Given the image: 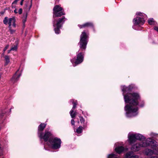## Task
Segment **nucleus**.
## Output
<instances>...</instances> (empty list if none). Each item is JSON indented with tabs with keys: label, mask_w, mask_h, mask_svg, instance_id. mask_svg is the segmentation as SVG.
<instances>
[{
	"label": "nucleus",
	"mask_w": 158,
	"mask_h": 158,
	"mask_svg": "<svg viewBox=\"0 0 158 158\" xmlns=\"http://www.w3.org/2000/svg\"><path fill=\"white\" fill-rule=\"evenodd\" d=\"M148 23L150 25L155 24V22L153 18H150L148 20Z\"/></svg>",
	"instance_id": "obj_23"
},
{
	"label": "nucleus",
	"mask_w": 158,
	"mask_h": 158,
	"mask_svg": "<svg viewBox=\"0 0 158 158\" xmlns=\"http://www.w3.org/2000/svg\"><path fill=\"white\" fill-rule=\"evenodd\" d=\"M70 114L72 118H74L77 115L76 112H74L73 110H71L70 112Z\"/></svg>",
	"instance_id": "obj_21"
},
{
	"label": "nucleus",
	"mask_w": 158,
	"mask_h": 158,
	"mask_svg": "<svg viewBox=\"0 0 158 158\" xmlns=\"http://www.w3.org/2000/svg\"><path fill=\"white\" fill-rule=\"evenodd\" d=\"M115 150L117 153L120 154L124 150V148L123 146H120L116 148Z\"/></svg>",
	"instance_id": "obj_19"
},
{
	"label": "nucleus",
	"mask_w": 158,
	"mask_h": 158,
	"mask_svg": "<svg viewBox=\"0 0 158 158\" xmlns=\"http://www.w3.org/2000/svg\"><path fill=\"white\" fill-rule=\"evenodd\" d=\"M46 124L44 123H41L38 127V135L42 133V131L46 127Z\"/></svg>",
	"instance_id": "obj_16"
},
{
	"label": "nucleus",
	"mask_w": 158,
	"mask_h": 158,
	"mask_svg": "<svg viewBox=\"0 0 158 158\" xmlns=\"http://www.w3.org/2000/svg\"><path fill=\"white\" fill-rule=\"evenodd\" d=\"M19 0H15V1L13 2L12 3V4H16L18 1Z\"/></svg>",
	"instance_id": "obj_35"
},
{
	"label": "nucleus",
	"mask_w": 158,
	"mask_h": 158,
	"mask_svg": "<svg viewBox=\"0 0 158 158\" xmlns=\"http://www.w3.org/2000/svg\"><path fill=\"white\" fill-rule=\"evenodd\" d=\"M49 143L51 145L53 149H56L60 147L61 141L59 138L53 137L49 140Z\"/></svg>",
	"instance_id": "obj_6"
},
{
	"label": "nucleus",
	"mask_w": 158,
	"mask_h": 158,
	"mask_svg": "<svg viewBox=\"0 0 158 158\" xmlns=\"http://www.w3.org/2000/svg\"><path fill=\"white\" fill-rule=\"evenodd\" d=\"M129 158H139V156L137 155H135L134 156H131Z\"/></svg>",
	"instance_id": "obj_32"
},
{
	"label": "nucleus",
	"mask_w": 158,
	"mask_h": 158,
	"mask_svg": "<svg viewBox=\"0 0 158 158\" xmlns=\"http://www.w3.org/2000/svg\"><path fill=\"white\" fill-rule=\"evenodd\" d=\"M88 41V35L85 31H83L80 35V39L78 44L82 51L85 50Z\"/></svg>",
	"instance_id": "obj_2"
},
{
	"label": "nucleus",
	"mask_w": 158,
	"mask_h": 158,
	"mask_svg": "<svg viewBox=\"0 0 158 158\" xmlns=\"http://www.w3.org/2000/svg\"><path fill=\"white\" fill-rule=\"evenodd\" d=\"M128 137L130 144L135 143L137 140H141L144 139L143 136L139 134H132L129 135Z\"/></svg>",
	"instance_id": "obj_7"
},
{
	"label": "nucleus",
	"mask_w": 158,
	"mask_h": 158,
	"mask_svg": "<svg viewBox=\"0 0 158 158\" xmlns=\"http://www.w3.org/2000/svg\"><path fill=\"white\" fill-rule=\"evenodd\" d=\"M83 126H79V127L76 129V131L78 134H80L82 133L83 129H84Z\"/></svg>",
	"instance_id": "obj_20"
},
{
	"label": "nucleus",
	"mask_w": 158,
	"mask_h": 158,
	"mask_svg": "<svg viewBox=\"0 0 158 158\" xmlns=\"http://www.w3.org/2000/svg\"><path fill=\"white\" fill-rule=\"evenodd\" d=\"M4 52H3L2 53V55H3V56H4Z\"/></svg>",
	"instance_id": "obj_44"
},
{
	"label": "nucleus",
	"mask_w": 158,
	"mask_h": 158,
	"mask_svg": "<svg viewBox=\"0 0 158 158\" xmlns=\"http://www.w3.org/2000/svg\"><path fill=\"white\" fill-rule=\"evenodd\" d=\"M136 15H139L143 17H144V16H146V15L145 14L141 12H137L136 13Z\"/></svg>",
	"instance_id": "obj_26"
},
{
	"label": "nucleus",
	"mask_w": 158,
	"mask_h": 158,
	"mask_svg": "<svg viewBox=\"0 0 158 158\" xmlns=\"http://www.w3.org/2000/svg\"><path fill=\"white\" fill-rule=\"evenodd\" d=\"M59 1V0H56V1H55L56 3H57Z\"/></svg>",
	"instance_id": "obj_43"
},
{
	"label": "nucleus",
	"mask_w": 158,
	"mask_h": 158,
	"mask_svg": "<svg viewBox=\"0 0 158 158\" xmlns=\"http://www.w3.org/2000/svg\"><path fill=\"white\" fill-rule=\"evenodd\" d=\"M32 0H27L24 7V9L26 12L29 11L32 6Z\"/></svg>",
	"instance_id": "obj_14"
},
{
	"label": "nucleus",
	"mask_w": 158,
	"mask_h": 158,
	"mask_svg": "<svg viewBox=\"0 0 158 158\" xmlns=\"http://www.w3.org/2000/svg\"><path fill=\"white\" fill-rule=\"evenodd\" d=\"M8 28L9 30L10 31L11 34H13L15 32V30L12 29L11 28V27H8Z\"/></svg>",
	"instance_id": "obj_27"
},
{
	"label": "nucleus",
	"mask_w": 158,
	"mask_h": 158,
	"mask_svg": "<svg viewBox=\"0 0 158 158\" xmlns=\"http://www.w3.org/2000/svg\"><path fill=\"white\" fill-rule=\"evenodd\" d=\"M71 123L72 125H75V121L73 119L71 120Z\"/></svg>",
	"instance_id": "obj_33"
},
{
	"label": "nucleus",
	"mask_w": 158,
	"mask_h": 158,
	"mask_svg": "<svg viewBox=\"0 0 158 158\" xmlns=\"http://www.w3.org/2000/svg\"><path fill=\"white\" fill-rule=\"evenodd\" d=\"M133 89V87L129 85L128 86H126L125 85L122 86V90L123 92V94H125V93H127L126 94H131L130 92Z\"/></svg>",
	"instance_id": "obj_13"
},
{
	"label": "nucleus",
	"mask_w": 158,
	"mask_h": 158,
	"mask_svg": "<svg viewBox=\"0 0 158 158\" xmlns=\"http://www.w3.org/2000/svg\"><path fill=\"white\" fill-rule=\"evenodd\" d=\"M16 20L14 17L12 18H8L7 17H6L3 20V23L5 25H9L8 27L12 26L15 28L16 27L15 23Z\"/></svg>",
	"instance_id": "obj_10"
},
{
	"label": "nucleus",
	"mask_w": 158,
	"mask_h": 158,
	"mask_svg": "<svg viewBox=\"0 0 158 158\" xmlns=\"http://www.w3.org/2000/svg\"><path fill=\"white\" fill-rule=\"evenodd\" d=\"M2 155V153H0V156Z\"/></svg>",
	"instance_id": "obj_45"
},
{
	"label": "nucleus",
	"mask_w": 158,
	"mask_h": 158,
	"mask_svg": "<svg viewBox=\"0 0 158 158\" xmlns=\"http://www.w3.org/2000/svg\"><path fill=\"white\" fill-rule=\"evenodd\" d=\"M144 106V103H143L142 104L140 105V106L141 107H143Z\"/></svg>",
	"instance_id": "obj_42"
},
{
	"label": "nucleus",
	"mask_w": 158,
	"mask_h": 158,
	"mask_svg": "<svg viewBox=\"0 0 158 158\" xmlns=\"http://www.w3.org/2000/svg\"><path fill=\"white\" fill-rule=\"evenodd\" d=\"M38 136L41 139H43L45 142L48 141L49 143V140L53 138V135L51 132L45 130L44 133L40 134Z\"/></svg>",
	"instance_id": "obj_8"
},
{
	"label": "nucleus",
	"mask_w": 158,
	"mask_h": 158,
	"mask_svg": "<svg viewBox=\"0 0 158 158\" xmlns=\"http://www.w3.org/2000/svg\"><path fill=\"white\" fill-rule=\"evenodd\" d=\"M16 73L14 75L11 79V81L14 83L18 80L19 78L21 75V74L17 75L16 74Z\"/></svg>",
	"instance_id": "obj_17"
},
{
	"label": "nucleus",
	"mask_w": 158,
	"mask_h": 158,
	"mask_svg": "<svg viewBox=\"0 0 158 158\" xmlns=\"http://www.w3.org/2000/svg\"><path fill=\"white\" fill-rule=\"evenodd\" d=\"M152 142L146 140L145 142H141L140 143H137L133 145L131 148V149L133 151H138L140 150L141 147H146L150 145L152 146L151 144Z\"/></svg>",
	"instance_id": "obj_4"
},
{
	"label": "nucleus",
	"mask_w": 158,
	"mask_h": 158,
	"mask_svg": "<svg viewBox=\"0 0 158 158\" xmlns=\"http://www.w3.org/2000/svg\"><path fill=\"white\" fill-rule=\"evenodd\" d=\"M11 51H12V50H11V48L10 49V50H8V53H9Z\"/></svg>",
	"instance_id": "obj_40"
},
{
	"label": "nucleus",
	"mask_w": 158,
	"mask_h": 158,
	"mask_svg": "<svg viewBox=\"0 0 158 158\" xmlns=\"http://www.w3.org/2000/svg\"><path fill=\"white\" fill-rule=\"evenodd\" d=\"M84 55V53L82 52H79L77 53L76 59H73L71 60V61L73 64L75 63L76 65L81 64L83 61Z\"/></svg>",
	"instance_id": "obj_9"
},
{
	"label": "nucleus",
	"mask_w": 158,
	"mask_h": 158,
	"mask_svg": "<svg viewBox=\"0 0 158 158\" xmlns=\"http://www.w3.org/2000/svg\"><path fill=\"white\" fill-rule=\"evenodd\" d=\"M27 12L25 15L24 16L23 18V26L24 27H25V23L26 22L27 20Z\"/></svg>",
	"instance_id": "obj_22"
},
{
	"label": "nucleus",
	"mask_w": 158,
	"mask_h": 158,
	"mask_svg": "<svg viewBox=\"0 0 158 158\" xmlns=\"http://www.w3.org/2000/svg\"><path fill=\"white\" fill-rule=\"evenodd\" d=\"M80 120L81 123V124H83V128H85L87 127V122H85V121L84 118H83V117L80 116Z\"/></svg>",
	"instance_id": "obj_18"
},
{
	"label": "nucleus",
	"mask_w": 158,
	"mask_h": 158,
	"mask_svg": "<svg viewBox=\"0 0 158 158\" xmlns=\"http://www.w3.org/2000/svg\"><path fill=\"white\" fill-rule=\"evenodd\" d=\"M14 12L15 13L17 14L18 13L17 11V9H15V10H14Z\"/></svg>",
	"instance_id": "obj_39"
},
{
	"label": "nucleus",
	"mask_w": 158,
	"mask_h": 158,
	"mask_svg": "<svg viewBox=\"0 0 158 158\" xmlns=\"http://www.w3.org/2000/svg\"><path fill=\"white\" fill-rule=\"evenodd\" d=\"M67 20V19L64 16L58 18L54 22V27H55L54 30L56 34H59L60 32V29L62 27V25L65 21Z\"/></svg>",
	"instance_id": "obj_3"
},
{
	"label": "nucleus",
	"mask_w": 158,
	"mask_h": 158,
	"mask_svg": "<svg viewBox=\"0 0 158 158\" xmlns=\"http://www.w3.org/2000/svg\"><path fill=\"white\" fill-rule=\"evenodd\" d=\"M154 29L158 32V27H155Z\"/></svg>",
	"instance_id": "obj_36"
},
{
	"label": "nucleus",
	"mask_w": 158,
	"mask_h": 158,
	"mask_svg": "<svg viewBox=\"0 0 158 158\" xmlns=\"http://www.w3.org/2000/svg\"><path fill=\"white\" fill-rule=\"evenodd\" d=\"M140 98L139 94L137 93L124 95L125 102L129 104V105H127L125 107V110L127 111V114L128 116L130 114H132L133 116L137 114L138 110L137 106L139 104L138 100Z\"/></svg>",
	"instance_id": "obj_1"
},
{
	"label": "nucleus",
	"mask_w": 158,
	"mask_h": 158,
	"mask_svg": "<svg viewBox=\"0 0 158 158\" xmlns=\"http://www.w3.org/2000/svg\"><path fill=\"white\" fill-rule=\"evenodd\" d=\"M53 17H59L65 14L63 9L59 5H56L53 8Z\"/></svg>",
	"instance_id": "obj_5"
},
{
	"label": "nucleus",
	"mask_w": 158,
	"mask_h": 158,
	"mask_svg": "<svg viewBox=\"0 0 158 158\" xmlns=\"http://www.w3.org/2000/svg\"><path fill=\"white\" fill-rule=\"evenodd\" d=\"M151 149H146L145 150V153L147 156H151L153 154H158V148H157L156 145H154L151 146Z\"/></svg>",
	"instance_id": "obj_11"
},
{
	"label": "nucleus",
	"mask_w": 158,
	"mask_h": 158,
	"mask_svg": "<svg viewBox=\"0 0 158 158\" xmlns=\"http://www.w3.org/2000/svg\"><path fill=\"white\" fill-rule=\"evenodd\" d=\"M133 22L134 25H135L138 24L143 25L144 23L145 20L143 17H137L134 19Z\"/></svg>",
	"instance_id": "obj_12"
},
{
	"label": "nucleus",
	"mask_w": 158,
	"mask_h": 158,
	"mask_svg": "<svg viewBox=\"0 0 158 158\" xmlns=\"http://www.w3.org/2000/svg\"><path fill=\"white\" fill-rule=\"evenodd\" d=\"M115 155L114 154H111L108 155V158H113L114 157Z\"/></svg>",
	"instance_id": "obj_30"
},
{
	"label": "nucleus",
	"mask_w": 158,
	"mask_h": 158,
	"mask_svg": "<svg viewBox=\"0 0 158 158\" xmlns=\"http://www.w3.org/2000/svg\"><path fill=\"white\" fill-rule=\"evenodd\" d=\"M5 60L6 61V64H7L10 62V58L8 56H5Z\"/></svg>",
	"instance_id": "obj_24"
},
{
	"label": "nucleus",
	"mask_w": 158,
	"mask_h": 158,
	"mask_svg": "<svg viewBox=\"0 0 158 158\" xmlns=\"http://www.w3.org/2000/svg\"><path fill=\"white\" fill-rule=\"evenodd\" d=\"M23 10L22 8H20L19 10V14H21L22 13Z\"/></svg>",
	"instance_id": "obj_34"
},
{
	"label": "nucleus",
	"mask_w": 158,
	"mask_h": 158,
	"mask_svg": "<svg viewBox=\"0 0 158 158\" xmlns=\"http://www.w3.org/2000/svg\"><path fill=\"white\" fill-rule=\"evenodd\" d=\"M9 47V45H7L4 48V49H3V52H5V51Z\"/></svg>",
	"instance_id": "obj_31"
},
{
	"label": "nucleus",
	"mask_w": 158,
	"mask_h": 158,
	"mask_svg": "<svg viewBox=\"0 0 158 158\" xmlns=\"http://www.w3.org/2000/svg\"><path fill=\"white\" fill-rule=\"evenodd\" d=\"M150 158H158L157 156L152 157Z\"/></svg>",
	"instance_id": "obj_41"
},
{
	"label": "nucleus",
	"mask_w": 158,
	"mask_h": 158,
	"mask_svg": "<svg viewBox=\"0 0 158 158\" xmlns=\"http://www.w3.org/2000/svg\"><path fill=\"white\" fill-rule=\"evenodd\" d=\"M24 0H21V2H20V4L21 5H23V2L24 1Z\"/></svg>",
	"instance_id": "obj_38"
},
{
	"label": "nucleus",
	"mask_w": 158,
	"mask_h": 158,
	"mask_svg": "<svg viewBox=\"0 0 158 158\" xmlns=\"http://www.w3.org/2000/svg\"><path fill=\"white\" fill-rule=\"evenodd\" d=\"M78 26L81 29L84 28L93 27V23L91 22H87L82 25L78 24Z\"/></svg>",
	"instance_id": "obj_15"
},
{
	"label": "nucleus",
	"mask_w": 158,
	"mask_h": 158,
	"mask_svg": "<svg viewBox=\"0 0 158 158\" xmlns=\"http://www.w3.org/2000/svg\"><path fill=\"white\" fill-rule=\"evenodd\" d=\"M114 158H118L116 157H115Z\"/></svg>",
	"instance_id": "obj_46"
},
{
	"label": "nucleus",
	"mask_w": 158,
	"mask_h": 158,
	"mask_svg": "<svg viewBox=\"0 0 158 158\" xmlns=\"http://www.w3.org/2000/svg\"><path fill=\"white\" fill-rule=\"evenodd\" d=\"M132 154V152H127L126 155V157L127 158H129L131 156V155Z\"/></svg>",
	"instance_id": "obj_28"
},
{
	"label": "nucleus",
	"mask_w": 158,
	"mask_h": 158,
	"mask_svg": "<svg viewBox=\"0 0 158 158\" xmlns=\"http://www.w3.org/2000/svg\"><path fill=\"white\" fill-rule=\"evenodd\" d=\"M73 102H76V101H75L73 99H71L70 101V102H71L73 104Z\"/></svg>",
	"instance_id": "obj_37"
},
{
	"label": "nucleus",
	"mask_w": 158,
	"mask_h": 158,
	"mask_svg": "<svg viewBox=\"0 0 158 158\" xmlns=\"http://www.w3.org/2000/svg\"><path fill=\"white\" fill-rule=\"evenodd\" d=\"M73 102V106L72 110H73L75 109L76 107V106L77 104V101H76V102Z\"/></svg>",
	"instance_id": "obj_25"
},
{
	"label": "nucleus",
	"mask_w": 158,
	"mask_h": 158,
	"mask_svg": "<svg viewBox=\"0 0 158 158\" xmlns=\"http://www.w3.org/2000/svg\"><path fill=\"white\" fill-rule=\"evenodd\" d=\"M17 49V45H14V47H12L11 48V50H12V51H16Z\"/></svg>",
	"instance_id": "obj_29"
}]
</instances>
